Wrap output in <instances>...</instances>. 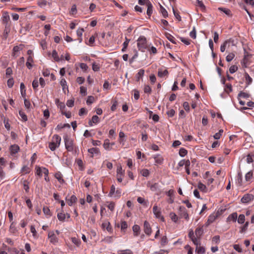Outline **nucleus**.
<instances>
[{
	"label": "nucleus",
	"instance_id": "35",
	"mask_svg": "<svg viewBox=\"0 0 254 254\" xmlns=\"http://www.w3.org/2000/svg\"><path fill=\"white\" fill-rule=\"evenodd\" d=\"M160 12L161 13L162 16L164 18H166L168 16V12L166 10V9L163 7L161 5H160Z\"/></svg>",
	"mask_w": 254,
	"mask_h": 254
},
{
	"label": "nucleus",
	"instance_id": "5",
	"mask_svg": "<svg viewBox=\"0 0 254 254\" xmlns=\"http://www.w3.org/2000/svg\"><path fill=\"white\" fill-rule=\"evenodd\" d=\"M152 211L156 218L160 219L162 221H164V218L161 215V209L158 208L156 205L153 206Z\"/></svg>",
	"mask_w": 254,
	"mask_h": 254
},
{
	"label": "nucleus",
	"instance_id": "15",
	"mask_svg": "<svg viewBox=\"0 0 254 254\" xmlns=\"http://www.w3.org/2000/svg\"><path fill=\"white\" fill-rule=\"evenodd\" d=\"M84 31V30L83 28H78L76 31V34L79 37L78 41L80 43L82 41V36Z\"/></svg>",
	"mask_w": 254,
	"mask_h": 254
},
{
	"label": "nucleus",
	"instance_id": "64",
	"mask_svg": "<svg viewBox=\"0 0 254 254\" xmlns=\"http://www.w3.org/2000/svg\"><path fill=\"white\" fill-rule=\"evenodd\" d=\"M238 70V67L236 65H233L229 68V71L231 73H234Z\"/></svg>",
	"mask_w": 254,
	"mask_h": 254
},
{
	"label": "nucleus",
	"instance_id": "22",
	"mask_svg": "<svg viewBox=\"0 0 254 254\" xmlns=\"http://www.w3.org/2000/svg\"><path fill=\"white\" fill-rule=\"evenodd\" d=\"M56 104L59 108L60 109L62 113L64 111V110L65 108V106L63 102H61L59 101V100L57 99L56 101Z\"/></svg>",
	"mask_w": 254,
	"mask_h": 254
},
{
	"label": "nucleus",
	"instance_id": "39",
	"mask_svg": "<svg viewBox=\"0 0 254 254\" xmlns=\"http://www.w3.org/2000/svg\"><path fill=\"white\" fill-rule=\"evenodd\" d=\"M169 216L171 220L175 223L177 222L178 219V217L177 215L174 212H171L169 214Z\"/></svg>",
	"mask_w": 254,
	"mask_h": 254
},
{
	"label": "nucleus",
	"instance_id": "49",
	"mask_svg": "<svg viewBox=\"0 0 254 254\" xmlns=\"http://www.w3.org/2000/svg\"><path fill=\"white\" fill-rule=\"evenodd\" d=\"M249 97H250V95L249 94L244 92H242V91H241L238 94V98H239L240 97H242L244 98H248Z\"/></svg>",
	"mask_w": 254,
	"mask_h": 254
},
{
	"label": "nucleus",
	"instance_id": "59",
	"mask_svg": "<svg viewBox=\"0 0 254 254\" xmlns=\"http://www.w3.org/2000/svg\"><path fill=\"white\" fill-rule=\"evenodd\" d=\"M21 172L24 174H28L30 171V169L27 166H23L21 169Z\"/></svg>",
	"mask_w": 254,
	"mask_h": 254
},
{
	"label": "nucleus",
	"instance_id": "37",
	"mask_svg": "<svg viewBox=\"0 0 254 254\" xmlns=\"http://www.w3.org/2000/svg\"><path fill=\"white\" fill-rule=\"evenodd\" d=\"M43 212L45 215L48 216V217L52 216V214L51 213L50 210L47 206H44L43 208Z\"/></svg>",
	"mask_w": 254,
	"mask_h": 254
},
{
	"label": "nucleus",
	"instance_id": "7",
	"mask_svg": "<svg viewBox=\"0 0 254 254\" xmlns=\"http://www.w3.org/2000/svg\"><path fill=\"white\" fill-rule=\"evenodd\" d=\"M252 56V55L248 54L247 52H245L244 57L242 62V64L243 66H244V67H248V66L250 64L249 59Z\"/></svg>",
	"mask_w": 254,
	"mask_h": 254
},
{
	"label": "nucleus",
	"instance_id": "20",
	"mask_svg": "<svg viewBox=\"0 0 254 254\" xmlns=\"http://www.w3.org/2000/svg\"><path fill=\"white\" fill-rule=\"evenodd\" d=\"M77 200V198L74 195L70 196V198L67 200V203L69 206H72Z\"/></svg>",
	"mask_w": 254,
	"mask_h": 254
},
{
	"label": "nucleus",
	"instance_id": "46",
	"mask_svg": "<svg viewBox=\"0 0 254 254\" xmlns=\"http://www.w3.org/2000/svg\"><path fill=\"white\" fill-rule=\"evenodd\" d=\"M188 153L187 150L184 148H181L179 150V155L181 157H184Z\"/></svg>",
	"mask_w": 254,
	"mask_h": 254
},
{
	"label": "nucleus",
	"instance_id": "29",
	"mask_svg": "<svg viewBox=\"0 0 254 254\" xmlns=\"http://www.w3.org/2000/svg\"><path fill=\"white\" fill-rule=\"evenodd\" d=\"M155 162L157 164H161L163 161V158L160 155H157L154 157Z\"/></svg>",
	"mask_w": 254,
	"mask_h": 254
},
{
	"label": "nucleus",
	"instance_id": "33",
	"mask_svg": "<svg viewBox=\"0 0 254 254\" xmlns=\"http://www.w3.org/2000/svg\"><path fill=\"white\" fill-rule=\"evenodd\" d=\"M60 145L57 144L55 142H51L49 144V147L51 151H54L56 149L59 147Z\"/></svg>",
	"mask_w": 254,
	"mask_h": 254
},
{
	"label": "nucleus",
	"instance_id": "60",
	"mask_svg": "<svg viewBox=\"0 0 254 254\" xmlns=\"http://www.w3.org/2000/svg\"><path fill=\"white\" fill-rule=\"evenodd\" d=\"M94 101V97L92 96H89L88 97L87 99L86 100V103L88 105H90L93 103Z\"/></svg>",
	"mask_w": 254,
	"mask_h": 254
},
{
	"label": "nucleus",
	"instance_id": "25",
	"mask_svg": "<svg viewBox=\"0 0 254 254\" xmlns=\"http://www.w3.org/2000/svg\"><path fill=\"white\" fill-rule=\"evenodd\" d=\"M203 233V226L198 227L195 230V234L197 237H200Z\"/></svg>",
	"mask_w": 254,
	"mask_h": 254
},
{
	"label": "nucleus",
	"instance_id": "56",
	"mask_svg": "<svg viewBox=\"0 0 254 254\" xmlns=\"http://www.w3.org/2000/svg\"><path fill=\"white\" fill-rule=\"evenodd\" d=\"M151 88L148 85H145L144 87V92L145 93L150 94L151 92Z\"/></svg>",
	"mask_w": 254,
	"mask_h": 254
},
{
	"label": "nucleus",
	"instance_id": "43",
	"mask_svg": "<svg viewBox=\"0 0 254 254\" xmlns=\"http://www.w3.org/2000/svg\"><path fill=\"white\" fill-rule=\"evenodd\" d=\"M198 188L202 191L205 192L206 190V187L205 185L203 184L201 182H199L198 184Z\"/></svg>",
	"mask_w": 254,
	"mask_h": 254
},
{
	"label": "nucleus",
	"instance_id": "52",
	"mask_svg": "<svg viewBox=\"0 0 254 254\" xmlns=\"http://www.w3.org/2000/svg\"><path fill=\"white\" fill-rule=\"evenodd\" d=\"M245 76L247 84L248 85L250 84L253 81L252 78L250 77V76L249 75L248 73H245Z\"/></svg>",
	"mask_w": 254,
	"mask_h": 254
},
{
	"label": "nucleus",
	"instance_id": "36",
	"mask_svg": "<svg viewBox=\"0 0 254 254\" xmlns=\"http://www.w3.org/2000/svg\"><path fill=\"white\" fill-rule=\"evenodd\" d=\"M195 251L198 254H204L205 252V249L203 247H201L200 245L196 247Z\"/></svg>",
	"mask_w": 254,
	"mask_h": 254
},
{
	"label": "nucleus",
	"instance_id": "10",
	"mask_svg": "<svg viewBox=\"0 0 254 254\" xmlns=\"http://www.w3.org/2000/svg\"><path fill=\"white\" fill-rule=\"evenodd\" d=\"M48 238L50 239V242L53 244H56L58 242V239L55 235L54 231H51L49 233Z\"/></svg>",
	"mask_w": 254,
	"mask_h": 254
},
{
	"label": "nucleus",
	"instance_id": "23",
	"mask_svg": "<svg viewBox=\"0 0 254 254\" xmlns=\"http://www.w3.org/2000/svg\"><path fill=\"white\" fill-rule=\"evenodd\" d=\"M237 219V213H233L229 215V216L227 218V221H232L233 222H236Z\"/></svg>",
	"mask_w": 254,
	"mask_h": 254
},
{
	"label": "nucleus",
	"instance_id": "11",
	"mask_svg": "<svg viewBox=\"0 0 254 254\" xmlns=\"http://www.w3.org/2000/svg\"><path fill=\"white\" fill-rule=\"evenodd\" d=\"M217 217V214L215 213H213L210 215L208 218L206 222L205 223V226L206 227L208 226L211 223L213 222L216 220Z\"/></svg>",
	"mask_w": 254,
	"mask_h": 254
},
{
	"label": "nucleus",
	"instance_id": "48",
	"mask_svg": "<svg viewBox=\"0 0 254 254\" xmlns=\"http://www.w3.org/2000/svg\"><path fill=\"white\" fill-rule=\"evenodd\" d=\"M166 36L168 40H169L170 42H171L173 43H176L175 38L171 34L169 33H166Z\"/></svg>",
	"mask_w": 254,
	"mask_h": 254
},
{
	"label": "nucleus",
	"instance_id": "24",
	"mask_svg": "<svg viewBox=\"0 0 254 254\" xmlns=\"http://www.w3.org/2000/svg\"><path fill=\"white\" fill-rule=\"evenodd\" d=\"M44 169H46L45 167H40L38 166L36 167V174L39 176L40 177L42 176V173H43Z\"/></svg>",
	"mask_w": 254,
	"mask_h": 254
},
{
	"label": "nucleus",
	"instance_id": "55",
	"mask_svg": "<svg viewBox=\"0 0 254 254\" xmlns=\"http://www.w3.org/2000/svg\"><path fill=\"white\" fill-rule=\"evenodd\" d=\"M235 57V55L234 54L231 53H229L226 57V61L228 62H231V61H232V60L234 59V58Z\"/></svg>",
	"mask_w": 254,
	"mask_h": 254
},
{
	"label": "nucleus",
	"instance_id": "6",
	"mask_svg": "<svg viewBox=\"0 0 254 254\" xmlns=\"http://www.w3.org/2000/svg\"><path fill=\"white\" fill-rule=\"evenodd\" d=\"M254 199V196L252 194L247 193L245 194L241 198V201L243 203H248Z\"/></svg>",
	"mask_w": 254,
	"mask_h": 254
},
{
	"label": "nucleus",
	"instance_id": "61",
	"mask_svg": "<svg viewBox=\"0 0 254 254\" xmlns=\"http://www.w3.org/2000/svg\"><path fill=\"white\" fill-rule=\"evenodd\" d=\"M3 21H4L5 23H7L9 19V16L8 14V13L5 12L3 13L2 16Z\"/></svg>",
	"mask_w": 254,
	"mask_h": 254
},
{
	"label": "nucleus",
	"instance_id": "16",
	"mask_svg": "<svg viewBox=\"0 0 254 254\" xmlns=\"http://www.w3.org/2000/svg\"><path fill=\"white\" fill-rule=\"evenodd\" d=\"M168 74V70L165 69H163L162 68H159L158 71V76L160 77H163L166 75Z\"/></svg>",
	"mask_w": 254,
	"mask_h": 254
},
{
	"label": "nucleus",
	"instance_id": "50",
	"mask_svg": "<svg viewBox=\"0 0 254 254\" xmlns=\"http://www.w3.org/2000/svg\"><path fill=\"white\" fill-rule=\"evenodd\" d=\"M43 174L45 175V180L48 182L50 181L49 178L48 177L49 175V170L47 169H44Z\"/></svg>",
	"mask_w": 254,
	"mask_h": 254
},
{
	"label": "nucleus",
	"instance_id": "4",
	"mask_svg": "<svg viewBox=\"0 0 254 254\" xmlns=\"http://www.w3.org/2000/svg\"><path fill=\"white\" fill-rule=\"evenodd\" d=\"M125 175V171L123 169L121 165H119L117 169V178L119 182L121 183L123 181V177Z\"/></svg>",
	"mask_w": 254,
	"mask_h": 254
},
{
	"label": "nucleus",
	"instance_id": "31",
	"mask_svg": "<svg viewBox=\"0 0 254 254\" xmlns=\"http://www.w3.org/2000/svg\"><path fill=\"white\" fill-rule=\"evenodd\" d=\"M132 230L133 231L134 235L135 236H137L139 234V230H140V227L137 225H134L132 227Z\"/></svg>",
	"mask_w": 254,
	"mask_h": 254
},
{
	"label": "nucleus",
	"instance_id": "3",
	"mask_svg": "<svg viewBox=\"0 0 254 254\" xmlns=\"http://www.w3.org/2000/svg\"><path fill=\"white\" fill-rule=\"evenodd\" d=\"M24 45L20 44L18 46H14L12 50V56L14 58L19 56L20 51L23 49Z\"/></svg>",
	"mask_w": 254,
	"mask_h": 254
},
{
	"label": "nucleus",
	"instance_id": "9",
	"mask_svg": "<svg viewBox=\"0 0 254 254\" xmlns=\"http://www.w3.org/2000/svg\"><path fill=\"white\" fill-rule=\"evenodd\" d=\"M147 186L153 191H157L160 190V186L159 184L157 183L151 184L148 182L147 184Z\"/></svg>",
	"mask_w": 254,
	"mask_h": 254
},
{
	"label": "nucleus",
	"instance_id": "21",
	"mask_svg": "<svg viewBox=\"0 0 254 254\" xmlns=\"http://www.w3.org/2000/svg\"><path fill=\"white\" fill-rule=\"evenodd\" d=\"M231 42V40H227L225 41L223 44L220 46V51L221 52H224L227 47L229 46V43Z\"/></svg>",
	"mask_w": 254,
	"mask_h": 254
},
{
	"label": "nucleus",
	"instance_id": "28",
	"mask_svg": "<svg viewBox=\"0 0 254 254\" xmlns=\"http://www.w3.org/2000/svg\"><path fill=\"white\" fill-rule=\"evenodd\" d=\"M33 62L32 56H28L26 63V66L29 69H31L33 66L31 63Z\"/></svg>",
	"mask_w": 254,
	"mask_h": 254
},
{
	"label": "nucleus",
	"instance_id": "44",
	"mask_svg": "<svg viewBox=\"0 0 254 254\" xmlns=\"http://www.w3.org/2000/svg\"><path fill=\"white\" fill-rule=\"evenodd\" d=\"M109 204L107 205V207L109 209H110L111 211H114L115 207V203L114 202H108Z\"/></svg>",
	"mask_w": 254,
	"mask_h": 254
},
{
	"label": "nucleus",
	"instance_id": "27",
	"mask_svg": "<svg viewBox=\"0 0 254 254\" xmlns=\"http://www.w3.org/2000/svg\"><path fill=\"white\" fill-rule=\"evenodd\" d=\"M144 74V70L142 69L139 70L135 75L136 80L138 81L140 78H142Z\"/></svg>",
	"mask_w": 254,
	"mask_h": 254
},
{
	"label": "nucleus",
	"instance_id": "51",
	"mask_svg": "<svg viewBox=\"0 0 254 254\" xmlns=\"http://www.w3.org/2000/svg\"><path fill=\"white\" fill-rule=\"evenodd\" d=\"M245 220V217L244 214H240L238 219V222L239 224H243Z\"/></svg>",
	"mask_w": 254,
	"mask_h": 254
},
{
	"label": "nucleus",
	"instance_id": "32",
	"mask_svg": "<svg viewBox=\"0 0 254 254\" xmlns=\"http://www.w3.org/2000/svg\"><path fill=\"white\" fill-rule=\"evenodd\" d=\"M62 211H63V210H62ZM57 217L60 221H64L65 219L66 215L65 213H63V212H61L58 214Z\"/></svg>",
	"mask_w": 254,
	"mask_h": 254
},
{
	"label": "nucleus",
	"instance_id": "62",
	"mask_svg": "<svg viewBox=\"0 0 254 254\" xmlns=\"http://www.w3.org/2000/svg\"><path fill=\"white\" fill-rule=\"evenodd\" d=\"M100 69V65L99 64L94 63L92 64V69L95 71H97Z\"/></svg>",
	"mask_w": 254,
	"mask_h": 254
},
{
	"label": "nucleus",
	"instance_id": "18",
	"mask_svg": "<svg viewBox=\"0 0 254 254\" xmlns=\"http://www.w3.org/2000/svg\"><path fill=\"white\" fill-rule=\"evenodd\" d=\"M19 150V147L17 145H12L10 147V151L11 154H15L17 153Z\"/></svg>",
	"mask_w": 254,
	"mask_h": 254
},
{
	"label": "nucleus",
	"instance_id": "63",
	"mask_svg": "<svg viewBox=\"0 0 254 254\" xmlns=\"http://www.w3.org/2000/svg\"><path fill=\"white\" fill-rule=\"evenodd\" d=\"M168 243V239L166 236H164L161 238V244L164 246L166 245Z\"/></svg>",
	"mask_w": 254,
	"mask_h": 254
},
{
	"label": "nucleus",
	"instance_id": "42",
	"mask_svg": "<svg viewBox=\"0 0 254 254\" xmlns=\"http://www.w3.org/2000/svg\"><path fill=\"white\" fill-rule=\"evenodd\" d=\"M71 239L72 242L74 244H75L77 247H79L80 246L81 241L79 239H78L75 237L71 238Z\"/></svg>",
	"mask_w": 254,
	"mask_h": 254
},
{
	"label": "nucleus",
	"instance_id": "34",
	"mask_svg": "<svg viewBox=\"0 0 254 254\" xmlns=\"http://www.w3.org/2000/svg\"><path fill=\"white\" fill-rule=\"evenodd\" d=\"M218 10L221 11H222L228 16H230L231 15V11L228 8L224 7H219Z\"/></svg>",
	"mask_w": 254,
	"mask_h": 254
},
{
	"label": "nucleus",
	"instance_id": "1",
	"mask_svg": "<svg viewBox=\"0 0 254 254\" xmlns=\"http://www.w3.org/2000/svg\"><path fill=\"white\" fill-rule=\"evenodd\" d=\"M137 46L138 50L144 52L147 48V40L144 36H140L137 40Z\"/></svg>",
	"mask_w": 254,
	"mask_h": 254
},
{
	"label": "nucleus",
	"instance_id": "8",
	"mask_svg": "<svg viewBox=\"0 0 254 254\" xmlns=\"http://www.w3.org/2000/svg\"><path fill=\"white\" fill-rule=\"evenodd\" d=\"M179 215L181 217H184L186 220H189V214L187 209L184 206H180L179 208Z\"/></svg>",
	"mask_w": 254,
	"mask_h": 254
},
{
	"label": "nucleus",
	"instance_id": "57",
	"mask_svg": "<svg viewBox=\"0 0 254 254\" xmlns=\"http://www.w3.org/2000/svg\"><path fill=\"white\" fill-rule=\"evenodd\" d=\"M39 86V82L37 79H35L32 82V87L35 91H37V87Z\"/></svg>",
	"mask_w": 254,
	"mask_h": 254
},
{
	"label": "nucleus",
	"instance_id": "41",
	"mask_svg": "<svg viewBox=\"0 0 254 254\" xmlns=\"http://www.w3.org/2000/svg\"><path fill=\"white\" fill-rule=\"evenodd\" d=\"M237 183L239 186H241L243 185L242 181V175L241 173H239L237 176Z\"/></svg>",
	"mask_w": 254,
	"mask_h": 254
},
{
	"label": "nucleus",
	"instance_id": "13",
	"mask_svg": "<svg viewBox=\"0 0 254 254\" xmlns=\"http://www.w3.org/2000/svg\"><path fill=\"white\" fill-rule=\"evenodd\" d=\"M88 152L91 154V157H93L94 154H100V150L99 148H91L90 149H88Z\"/></svg>",
	"mask_w": 254,
	"mask_h": 254
},
{
	"label": "nucleus",
	"instance_id": "47",
	"mask_svg": "<svg viewBox=\"0 0 254 254\" xmlns=\"http://www.w3.org/2000/svg\"><path fill=\"white\" fill-rule=\"evenodd\" d=\"M254 155L252 154H249L247 156V162L248 163H252L254 161Z\"/></svg>",
	"mask_w": 254,
	"mask_h": 254
},
{
	"label": "nucleus",
	"instance_id": "58",
	"mask_svg": "<svg viewBox=\"0 0 254 254\" xmlns=\"http://www.w3.org/2000/svg\"><path fill=\"white\" fill-rule=\"evenodd\" d=\"M151 2L149 0H138V3L140 5H146V6Z\"/></svg>",
	"mask_w": 254,
	"mask_h": 254
},
{
	"label": "nucleus",
	"instance_id": "38",
	"mask_svg": "<svg viewBox=\"0 0 254 254\" xmlns=\"http://www.w3.org/2000/svg\"><path fill=\"white\" fill-rule=\"evenodd\" d=\"M253 177V173L251 171L248 172L245 175V180L247 182H250Z\"/></svg>",
	"mask_w": 254,
	"mask_h": 254
},
{
	"label": "nucleus",
	"instance_id": "14",
	"mask_svg": "<svg viewBox=\"0 0 254 254\" xmlns=\"http://www.w3.org/2000/svg\"><path fill=\"white\" fill-rule=\"evenodd\" d=\"M99 122V118L96 116L94 115L92 117L91 120L89 121L88 124L90 126H93V124H97Z\"/></svg>",
	"mask_w": 254,
	"mask_h": 254
},
{
	"label": "nucleus",
	"instance_id": "17",
	"mask_svg": "<svg viewBox=\"0 0 254 254\" xmlns=\"http://www.w3.org/2000/svg\"><path fill=\"white\" fill-rule=\"evenodd\" d=\"M61 141V138L59 135L55 134L53 135L52 140V142H55L57 144L60 145Z\"/></svg>",
	"mask_w": 254,
	"mask_h": 254
},
{
	"label": "nucleus",
	"instance_id": "19",
	"mask_svg": "<svg viewBox=\"0 0 254 254\" xmlns=\"http://www.w3.org/2000/svg\"><path fill=\"white\" fill-rule=\"evenodd\" d=\"M55 177L58 180V181L61 183L63 184L64 182V180L63 178V175L60 172H58L55 174Z\"/></svg>",
	"mask_w": 254,
	"mask_h": 254
},
{
	"label": "nucleus",
	"instance_id": "12",
	"mask_svg": "<svg viewBox=\"0 0 254 254\" xmlns=\"http://www.w3.org/2000/svg\"><path fill=\"white\" fill-rule=\"evenodd\" d=\"M144 231L148 235H150L152 232L150 224L147 221H145L144 223Z\"/></svg>",
	"mask_w": 254,
	"mask_h": 254
},
{
	"label": "nucleus",
	"instance_id": "30",
	"mask_svg": "<svg viewBox=\"0 0 254 254\" xmlns=\"http://www.w3.org/2000/svg\"><path fill=\"white\" fill-rule=\"evenodd\" d=\"M147 7L146 14L149 17H150L153 13V5L152 3H150L149 4V5L147 6Z\"/></svg>",
	"mask_w": 254,
	"mask_h": 254
},
{
	"label": "nucleus",
	"instance_id": "2",
	"mask_svg": "<svg viewBox=\"0 0 254 254\" xmlns=\"http://www.w3.org/2000/svg\"><path fill=\"white\" fill-rule=\"evenodd\" d=\"M64 141L65 148L68 151H72L74 149L73 140L71 138L66 136L64 137Z\"/></svg>",
	"mask_w": 254,
	"mask_h": 254
},
{
	"label": "nucleus",
	"instance_id": "54",
	"mask_svg": "<svg viewBox=\"0 0 254 254\" xmlns=\"http://www.w3.org/2000/svg\"><path fill=\"white\" fill-rule=\"evenodd\" d=\"M140 174L143 176L147 177L150 174V172L147 169H143L140 171Z\"/></svg>",
	"mask_w": 254,
	"mask_h": 254
},
{
	"label": "nucleus",
	"instance_id": "53",
	"mask_svg": "<svg viewBox=\"0 0 254 254\" xmlns=\"http://www.w3.org/2000/svg\"><path fill=\"white\" fill-rule=\"evenodd\" d=\"M118 254H133V253L130 250H121L118 251Z\"/></svg>",
	"mask_w": 254,
	"mask_h": 254
},
{
	"label": "nucleus",
	"instance_id": "45",
	"mask_svg": "<svg viewBox=\"0 0 254 254\" xmlns=\"http://www.w3.org/2000/svg\"><path fill=\"white\" fill-rule=\"evenodd\" d=\"M197 4L196 5L199 7L202 10H204L205 9V6L204 5L203 2L199 0H196Z\"/></svg>",
	"mask_w": 254,
	"mask_h": 254
},
{
	"label": "nucleus",
	"instance_id": "40",
	"mask_svg": "<svg viewBox=\"0 0 254 254\" xmlns=\"http://www.w3.org/2000/svg\"><path fill=\"white\" fill-rule=\"evenodd\" d=\"M52 56L56 62H59L60 61L58 53L56 50L53 51Z\"/></svg>",
	"mask_w": 254,
	"mask_h": 254
},
{
	"label": "nucleus",
	"instance_id": "26",
	"mask_svg": "<svg viewBox=\"0 0 254 254\" xmlns=\"http://www.w3.org/2000/svg\"><path fill=\"white\" fill-rule=\"evenodd\" d=\"M104 148L107 150H110L112 149V147L111 146V144L109 142V140L108 139H106L104 140V142L103 144Z\"/></svg>",
	"mask_w": 254,
	"mask_h": 254
}]
</instances>
